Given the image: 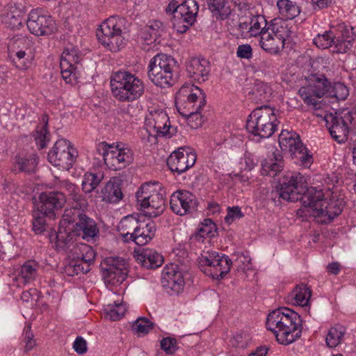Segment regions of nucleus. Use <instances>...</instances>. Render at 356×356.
Segmentation results:
<instances>
[{"instance_id": "nucleus-1", "label": "nucleus", "mask_w": 356, "mask_h": 356, "mask_svg": "<svg viewBox=\"0 0 356 356\" xmlns=\"http://www.w3.org/2000/svg\"><path fill=\"white\" fill-rule=\"evenodd\" d=\"M266 327L275 334L279 343L289 345L300 337L302 319L293 309L280 307L268 315Z\"/></svg>"}, {"instance_id": "nucleus-2", "label": "nucleus", "mask_w": 356, "mask_h": 356, "mask_svg": "<svg viewBox=\"0 0 356 356\" xmlns=\"http://www.w3.org/2000/svg\"><path fill=\"white\" fill-rule=\"evenodd\" d=\"M206 95L202 89L192 83L183 85L175 96V102L183 106L181 115L187 118L189 126L196 129L203 121L200 111L206 105Z\"/></svg>"}, {"instance_id": "nucleus-3", "label": "nucleus", "mask_w": 356, "mask_h": 356, "mask_svg": "<svg viewBox=\"0 0 356 356\" xmlns=\"http://www.w3.org/2000/svg\"><path fill=\"white\" fill-rule=\"evenodd\" d=\"M110 86L113 97L121 102H133L140 99L145 92L143 81L129 71L112 73Z\"/></svg>"}, {"instance_id": "nucleus-4", "label": "nucleus", "mask_w": 356, "mask_h": 356, "mask_svg": "<svg viewBox=\"0 0 356 356\" xmlns=\"http://www.w3.org/2000/svg\"><path fill=\"white\" fill-rule=\"evenodd\" d=\"M303 200L304 207L311 208L314 216L323 218L321 222L324 223L332 221L341 214L343 208L342 200L332 199L328 201L324 198L323 191L315 187L308 189Z\"/></svg>"}, {"instance_id": "nucleus-5", "label": "nucleus", "mask_w": 356, "mask_h": 356, "mask_svg": "<svg viewBox=\"0 0 356 356\" xmlns=\"http://www.w3.org/2000/svg\"><path fill=\"white\" fill-rule=\"evenodd\" d=\"M136 201L144 215L155 218L165 209V191L158 183H145L136 193Z\"/></svg>"}, {"instance_id": "nucleus-6", "label": "nucleus", "mask_w": 356, "mask_h": 356, "mask_svg": "<svg viewBox=\"0 0 356 356\" xmlns=\"http://www.w3.org/2000/svg\"><path fill=\"white\" fill-rule=\"evenodd\" d=\"M277 122L275 108L262 106L250 113L247 120L246 129L249 133L260 139L268 138L276 131Z\"/></svg>"}, {"instance_id": "nucleus-7", "label": "nucleus", "mask_w": 356, "mask_h": 356, "mask_svg": "<svg viewBox=\"0 0 356 356\" xmlns=\"http://www.w3.org/2000/svg\"><path fill=\"white\" fill-rule=\"evenodd\" d=\"M326 127L333 139L339 143H345L349 131L356 124V112L345 110L340 113H325Z\"/></svg>"}, {"instance_id": "nucleus-8", "label": "nucleus", "mask_w": 356, "mask_h": 356, "mask_svg": "<svg viewBox=\"0 0 356 356\" xmlns=\"http://www.w3.org/2000/svg\"><path fill=\"white\" fill-rule=\"evenodd\" d=\"M279 145L282 150L289 151L296 163L308 168L313 162L312 155L300 141L299 136L292 131H282L279 136Z\"/></svg>"}, {"instance_id": "nucleus-9", "label": "nucleus", "mask_w": 356, "mask_h": 356, "mask_svg": "<svg viewBox=\"0 0 356 356\" xmlns=\"http://www.w3.org/2000/svg\"><path fill=\"white\" fill-rule=\"evenodd\" d=\"M290 24H269V31L262 34L261 48L270 54H278L284 47V42L293 31Z\"/></svg>"}, {"instance_id": "nucleus-10", "label": "nucleus", "mask_w": 356, "mask_h": 356, "mask_svg": "<svg viewBox=\"0 0 356 356\" xmlns=\"http://www.w3.org/2000/svg\"><path fill=\"white\" fill-rule=\"evenodd\" d=\"M232 264L229 257L216 252H207L199 258V267L207 275L222 280L230 270Z\"/></svg>"}, {"instance_id": "nucleus-11", "label": "nucleus", "mask_w": 356, "mask_h": 356, "mask_svg": "<svg viewBox=\"0 0 356 356\" xmlns=\"http://www.w3.org/2000/svg\"><path fill=\"white\" fill-rule=\"evenodd\" d=\"M146 130L149 135L170 138L177 133V127L171 125L169 117L162 109H152L145 118Z\"/></svg>"}, {"instance_id": "nucleus-12", "label": "nucleus", "mask_w": 356, "mask_h": 356, "mask_svg": "<svg viewBox=\"0 0 356 356\" xmlns=\"http://www.w3.org/2000/svg\"><path fill=\"white\" fill-rule=\"evenodd\" d=\"M97 152L102 155L107 167L113 170L123 169L133 161V153L129 148L114 147L108 143H100L97 146Z\"/></svg>"}, {"instance_id": "nucleus-13", "label": "nucleus", "mask_w": 356, "mask_h": 356, "mask_svg": "<svg viewBox=\"0 0 356 356\" xmlns=\"http://www.w3.org/2000/svg\"><path fill=\"white\" fill-rule=\"evenodd\" d=\"M307 182L300 172H293L285 177L277 189L280 197L289 202L300 200L304 206V197L308 193Z\"/></svg>"}, {"instance_id": "nucleus-14", "label": "nucleus", "mask_w": 356, "mask_h": 356, "mask_svg": "<svg viewBox=\"0 0 356 356\" xmlns=\"http://www.w3.org/2000/svg\"><path fill=\"white\" fill-rule=\"evenodd\" d=\"M8 55L13 65L19 70L28 69L34 59L33 44L25 38H13L8 45Z\"/></svg>"}, {"instance_id": "nucleus-15", "label": "nucleus", "mask_w": 356, "mask_h": 356, "mask_svg": "<svg viewBox=\"0 0 356 356\" xmlns=\"http://www.w3.org/2000/svg\"><path fill=\"white\" fill-rule=\"evenodd\" d=\"M77 155L76 149L68 140L60 139L48 153L47 159L54 166L63 170H68L72 167Z\"/></svg>"}, {"instance_id": "nucleus-16", "label": "nucleus", "mask_w": 356, "mask_h": 356, "mask_svg": "<svg viewBox=\"0 0 356 356\" xmlns=\"http://www.w3.org/2000/svg\"><path fill=\"white\" fill-rule=\"evenodd\" d=\"M312 82L309 87L299 89V95L308 105L316 106L318 99L330 93L331 83L324 74H314L310 77Z\"/></svg>"}, {"instance_id": "nucleus-17", "label": "nucleus", "mask_w": 356, "mask_h": 356, "mask_svg": "<svg viewBox=\"0 0 356 356\" xmlns=\"http://www.w3.org/2000/svg\"><path fill=\"white\" fill-rule=\"evenodd\" d=\"M165 11L170 20L195 22L199 6L195 0H186L180 4L176 0H172L166 6Z\"/></svg>"}, {"instance_id": "nucleus-18", "label": "nucleus", "mask_w": 356, "mask_h": 356, "mask_svg": "<svg viewBox=\"0 0 356 356\" xmlns=\"http://www.w3.org/2000/svg\"><path fill=\"white\" fill-rule=\"evenodd\" d=\"M70 262L74 266V270L78 275L80 273H87L90 270L95 258V252L87 244L78 243L70 249Z\"/></svg>"}, {"instance_id": "nucleus-19", "label": "nucleus", "mask_w": 356, "mask_h": 356, "mask_svg": "<svg viewBox=\"0 0 356 356\" xmlns=\"http://www.w3.org/2000/svg\"><path fill=\"white\" fill-rule=\"evenodd\" d=\"M197 159L195 152L189 147H181L174 151L167 159L172 172L180 175L194 165Z\"/></svg>"}, {"instance_id": "nucleus-20", "label": "nucleus", "mask_w": 356, "mask_h": 356, "mask_svg": "<svg viewBox=\"0 0 356 356\" xmlns=\"http://www.w3.org/2000/svg\"><path fill=\"white\" fill-rule=\"evenodd\" d=\"M161 280L163 287L170 295H178L183 291L185 286L183 273L177 265L172 264L163 268Z\"/></svg>"}, {"instance_id": "nucleus-21", "label": "nucleus", "mask_w": 356, "mask_h": 356, "mask_svg": "<svg viewBox=\"0 0 356 356\" xmlns=\"http://www.w3.org/2000/svg\"><path fill=\"white\" fill-rule=\"evenodd\" d=\"M170 204L174 213L184 216L196 210L197 200L190 191L178 190L171 195Z\"/></svg>"}, {"instance_id": "nucleus-22", "label": "nucleus", "mask_w": 356, "mask_h": 356, "mask_svg": "<svg viewBox=\"0 0 356 356\" xmlns=\"http://www.w3.org/2000/svg\"><path fill=\"white\" fill-rule=\"evenodd\" d=\"M96 34L99 42L111 51L118 50L122 43V29L118 24H100Z\"/></svg>"}, {"instance_id": "nucleus-23", "label": "nucleus", "mask_w": 356, "mask_h": 356, "mask_svg": "<svg viewBox=\"0 0 356 356\" xmlns=\"http://www.w3.org/2000/svg\"><path fill=\"white\" fill-rule=\"evenodd\" d=\"M105 268L106 282L113 285L122 284L128 273L127 264L125 259L120 257H110L106 260Z\"/></svg>"}, {"instance_id": "nucleus-24", "label": "nucleus", "mask_w": 356, "mask_h": 356, "mask_svg": "<svg viewBox=\"0 0 356 356\" xmlns=\"http://www.w3.org/2000/svg\"><path fill=\"white\" fill-rule=\"evenodd\" d=\"M40 206L38 211L50 218L55 216V211L61 209L66 202L65 195L63 192H43L39 197Z\"/></svg>"}, {"instance_id": "nucleus-25", "label": "nucleus", "mask_w": 356, "mask_h": 356, "mask_svg": "<svg viewBox=\"0 0 356 356\" xmlns=\"http://www.w3.org/2000/svg\"><path fill=\"white\" fill-rule=\"evenodd\" d=\"M73 233L83 239L90 241L95 239L99 235V229L96 222L86 214L81 216L74 226Z\"/></svg>"}, {"instance_id": "nucleus-26", "label": "nucleus", "mask_w": 356, "mask_h": 356, "mask_svg": "<svg viewBox=\"0 0 356 356\" xmlns=\"http://www.w3.org/2000/svg\"><path fill=\"white\" fill-rule=\"evenodd\" d=\"M186 70L194 81L204 82L209 74V62L204 58H191L187 63Z\"/></svg>"}, {"instance_id": "nucleus-27", "label": "nucleus", "mask_w": 356, "mask_h": 356, "mask_svg": "<svg viewBox=\"0 0 356 356\" xmlns=\"http://www.w3.org/2000/svg\"><path fill=\"white\" fill-rule=\"evenodd\" d=\"M54 184V186L60 190L59 192H63L64 195L65 192L67 193L81 208H86L88 206L87 200L79 193V187L67 179H60L59 177H56Z\"/></svg>"}, {"instance_id": "nucleus-28", "label": "nucleus", "mask_w": 356, "mask_h": 356, "mask_svg": "<svg viewBox=\"0 0 356 356\" xmlns=\"http://www.w3.org/2000/svg\"><path fill=\"white\" fill-rule=\"evenodd\" d=\"M147 75L149 80L156 86L161 88H168L173 86L177 80V76L175 72H163L154 67H148Z\"/></svg>"}, {"instance_id": "nucleus-29", "label": "nucleus", "mask_w": 356, "mask_h": 356, "mask_svg": "<svg viewBox=\"0 0 356 356\" xmlns=\"http://www.w3.org/2000/svg\"><path fill=\"white\" fill-rule=\"evenodd\" d=\"M138 227L131 241L138 245H146L155 236L156 224L147 220V222H140Z\"/></svg>"}, {"instance_id": "nucleus-30", "label": "nucleus", "mask_w": 356, "mask_h": 356, "mask_svg": "<svg viewBox=\"0 0 356 356\" xmlns=\"http://www.w3.org/2000/svg\"><path fill=\"white\" fill-rule=\"evenodd\" d=\"M122 197L121 183L118 179H111L102 190V197L104 202L118 203Z\"/></svg>"}, {"instance_id": "nucleus-31", "label": "nucleus", "mask_w": 356, "mask_h": 356, "mask_svg": "<svg viewBox=\"0 0 356 356\" xmlns=\"http://www.w3.org/2000/svg\"><path fill=\"white\" fill-rule=\"evenodd\" d=\"M136 261L145 268L155 269L162 265L163 258L156 250L145 249L137 254Z\"/></svg>"}, {"instance_id": "nucleus-32", "label": "nucleus", "mask_w": 356, "mask_h": 356, "mask_svg": "<svg viewBox=\"0 0 356 356\" xmlns=\"http://www.w3.org/2000/svg\"><path fill=\"white\" fill-rule=\"evenodd\" d=\"M284 167V161L282 155L273 152L270 156L265 159L261 163V174L274 177L281 172Z\"/></svg>"}, {"instance_id": "nucleus-33", "label": "nucleus", "mask_w": 356, "mask_h": 356, "mask_svg": "<svg viewBox=\"0 0 356 356\" xmlns=\"http://www.w3.org/2000/svg\"><path fill=\"white\" fill-rule=\"evenodd\" d=\"M312 296V290L305 284H300L296 286L288 296V300L293 304L302 307H309L310 298Z\"/></svg>"}, {"instance_id": "nucleus-34", "label": "nucleus", "mask_w": 356, "mask_h": 356, "mask_svg": "<svg viewBox=\"0 0 356 356\" xmlns=\"http://www.w3.org/2000/svg\"><path fill=\"white\" fill-rule=\"evenodd\" d=\"M140 222V221L133 216H127L120 221L118 231L123 241L125 242L132 241Z\"/></svg>"}, {"instance_id": "nucleus-35", "label": "nucleus", "mask_w": 356, "mask_h": 356, "mask_svg": "<svg viewBox=\"0 0 356 356\" xmlns=\"http://www.w3.org/2000/svg\"><path fill=\"white\" fill-rule=\"evenodd\" d=\"M176 60L171 56L165 54H158L153 57L149 63L148 67L157 69L158 71L175 72Z\"/></svg>"}, {"instance_id": "nucleus-36", "label": "nucleus", "mask_w": 356, "mask_h": 356, "mask_svg": "<svg viewBox=\"0 0 356 356\" xmlns=\"http://www.w3.org/2000/svg\"><path fill=\"white\" fill-rule=\"evenodd\" d=\"M207 6L216 20H225L231 13L226 0H207Z\"/></svg>"}, {"instance_id": "nucleus-37", "label": "nucleus", "mask_w": 356, "mask_h": 356, "mask_svg": "<svg viewBox=\"0 0 356 356\" xmlns=\"http://www.w3.org/2000/svg\"><path fill=\"white\" fill-rule=\"evenodd\" d=\"M38 264L33 260L25 262L21 267L18 279L24 284L33 281L38 275Z\"/></svg>"}, {"instance_id": "nucleus-38", "label": "nucleus", "mask_w": 356, "mask_h": 356, "mask_svg": "<svg viewBox=\"0 0 356 356\" xmlns=\"http://www.w3.org/2000/svg\"><path fill=\"white\" fill-rule=\"evenodd\" d=\"M81 60V55L79 49L72 44L66 47L61 55L60 65H64L68 67L69 65H75Z\"/></svg>"}, {"instance_id": "nucleus-39", "label": "nucleus", "mask_w": 356, "mask_h": 356, "mask_svg": "<svg viewBox=\"0 0 356 356\" xmlns=\"http://www.w3.org/2000/svg\"><path fill=\"white\" fill-rule=\"evenodd\" d=\"M42 126L38 127L34 135L35 140L38 149H43L47 146V142L49 141V133L47 130L48 117L43 115L41 118Z\"/></svg>"}, {"instance_id": "nucleus-40", "label": "nucleus", "mask_w": 356, "mask_h": 356, "mask_svg": "<svg viewBox=\"0 0 356 356\" xmlns=\"http://www.w3.org/2000/svg\"><path fill=\"white\" fill-rule=\"evenodd\" d=\"M216 227L215 223L211 219H205L192 238L197 242H204L205 238L214 236V233L216 232Z\"/></svg>"}, {"instance_id": "nucleus-41", "label": "nucleus", "mask_w": 356, "mask_h": 356, "mask_svg": "<svg viewBox=\"0 0 356 356\" xmlns=\"http://www.w3.org/2000/svg\"><path fill=\"white\" fill-rule=\"evenodd\" d=\"M280 14L286 20H291L300 14V8L289 0H279L277 2Z\"/></svg>"}, {"instance_id": "nucleus-42", "label": "nucleus", "mask_w": 356, "mask_h": 356, "mask_svg": "<svg viewBox=\"0 0 356 356\" xmlns=\"http://www.w3.org/2000/svg\"><path fill=\"white\" fill-rule=\"evenodd\" d=\"M73 236H75L72 232H67L65 231L59 230L56 234V247L58 250H65L73 248L74 245L73 241Z\"/></svg>"}, {"instance_id": "nucleus-43", "label": "nucleus", "mask_w": 356, "mask_h": 356, "mask_svg": "<svg viewBox=\"0 0 356 356\" xmlns=\"http://www.w3.org/2000/svg\"><path fill=\"white\" fill-rule=\"evenodd\" d=\"M30 32L37 36L49 35L57 30L56 24H26Z\"/></svg>"}, {"instance_id": "nucleus-44", "label": "nucleus", "mask_w": 356, "mask_h": 356, "mask_svg": "<svg viewBox=\"0 0 356 356\" xmlns=\"http://www.w3.org/2000/svg\"><path fill=\"white\" fill-rule=\"evenodd\" d=\"M273 93L270 86L265 82L257 81L252 89V94L259 101H268Z\"/></svg>"}, {"instance_id": "nucleus-45", "label": "nucleus", "mask_w": 356, "mask_h": 356, "mask_svg": "<svg viewBox=\"0 0 356 356\" xmlns=\"http://www.w3.org/2000/svg\"><path fill=\"white\" fill-rule=\"evenodd\" d=\"M103 179L102 174L91 172L86 173L82 181V189L86 193L92 191L101 183Z\"/></svg>"}, {"instance_id": "nucleus-46", "label": "nucleus", "mask_w": 356, "mask_h": 356, "mask_svg": "<svg viewBox=\"0 0 356 356\" xmlns=\"http://www.w3.org/2000/svg\"><path fill=\"white\" fill-rule=\"evenodd\" d=\"M38 165V157L32 154L29 157H17L16 160V168L21 172H34Z\"/></svg>"}, {"instance_id": "nucleus-47", "label": "nucleus", "mask_w": 356, "mask_h": 356, "mask_svg": "<svg viewBox=\"0 0 356 356\" xmlns=\"http://www.w3.org/2000/svg\"><path fill=\"white\" fill-rule=\"evenodd\" d=\"M126 307L122 303L114 302V305H108L104 309L105 318L111 321H118L124 316L126 312Z\"/></svg>"}, {"instance_id": "nucleus-48", "label": "nucleus", "mask_w": 356, "mask_h": 356, "mask_svg": "<svg viewBox=\"0 0 356 356\" xmlns=\"http://www.w3.org/2000/svg\"><path fill=\"white\" fill-rule=\"evenodd\" d=\"M345 333V329L342 326L331 327L327 334L325 341L327 346L334 348L338 346L343 334Z\"/></svg>"}, {"instance_id": "nucleus-49", "label": "nucleus", "mask_w": 356, "mask_h": 356, "mask_svg": "<svg viewBox=\"0 0 356 356\" xmlns=\"http://www.w3.org/2000/svg\"><path fill=\"white\" fill-rule=\"evenodd\" d=\"M154 323L146 317L138 318L132 325V330L138 336L147 334L154 327Z\"/></svg>"}, {"instance_id": "nucleus-50", "label": "nucleus", "mask_w": 356, "mask_h": 356, "mask_svg": "<svg viewBox=\"0 0 356 356\" xmlns=\"http://www.w3.org/2000/svg\"><path fill=\"white\" fill-rule=\"evenodd\" d=\"M75 206H74L72 208L70 209H66L65 210L63 216V221L65 223L67 222L68 224H76L77 220L81 218V216H83L85 213L82 212V209L84 208H81L79 205H77L76 203H75Z\"/></svg>"}, {"instance_id": "nucleus-51", "label": "nucleus", "mask_w": 356, "mask_h": 356, "mask_svg": "<svg viewBox=\"0 0 356 356\" xmlns=\"http://www.w3.org/2000/svg\"><path fill=\"white\" fill-rule=\"evenodd\" d=\"M33 230L37 234L43 233L46 229L45 216L46 214L38 211V209L33 211Z\"/></svg>"}, {"instance_id": "nucleus-52", "label": "nucleus", "mask_w": 356, "mask_h": 356, "mask_svg": "<svg viewBox=\"0 0 356 356\" xmlns=\"http://www.w3.org/2000/svg\"><path fill=\"white\" fill-rule=\"evenodd\" d=\"M51 18L49 13L44 8H38L31 10L26 22H47Z\"/></svg>"}, {"instance_id": "nucleus-53", "label": "nucleus", "mask_w": 356, "mask_h": 356, "mask_svg": "<svg viewBox=\"0 0 356 356\" xmlns=\"http://www.w3.org/2000/svg\"><path fill=\"white\" fill-rule=\"evenodd\" d=\"M353 42L335 34V38L332 42V51L337 54H344L353 47Z\"/></svg>"}, {"instance_id": "nucleus-54", "label": "nucleus", "mask_w": 356, "mask_h": 356, "mask_svg": "<svg viewBox=\"0 0 356 356\" xmlns=\"http://www.w3.org/2000/svg\"><path fill=\"white\" fill-rule=\"evenodd\" d=\"M159 24H153L148 25L147 24H143L140 26L138 35L144 40H152L156 37L159 32Z\"/></svg>"}, {"instance_id": "nucleus-55", "label": "nucleus", "mask_w": 356, "mask_h": 356, "mask_svg": "<svg viewBox=\"0 0 356 356\" xmlns=\"http://www.w3.org/2000/svg\"><path fill=\"white\" fill-rule=\"evenodd\" d=\"M334 38L335 34L332 31L330 30L329 31L325 32L323 35H318V36L314 39V42L317 47L326 49L329 47H332Z\"/></svg>"}, {"instance_id": "nucleus-56", "label": "nucleus", "mask_w": 356, "mask_h": 356, "mask_svg": "<svg viewBox=\"0 0 356 356\" xmlns=\"http://www.w3.org/2000/svg\"><path fill=\"white\" fill-rule=\"evenodd\" d=\"M349 95L348 87L341 82H337L331 85L329 95L336 97L339 100H345Z\"/></svg>"}, {"instance_id": "nucleus-57", "label": "nucleus", "mask_w": 356, "mask_h": 356, "mask_svg": "<svg viewBox=\"0 0 356 356\" xmlns=\"http://www.w3.org/2000/svg\"><path fill=\"white\" fill-rule=\"evenodd\" d=\"M239 28L248 29L250 36L256 37L259 35L261 37L264 32L269 31V24H265L264 27H261L260 24H239Z\"/></svg>"}, {"instance_id": "nucleus-58", "label": "nucleus", "mask_w": 356, "mask_h": 356, "mask_svg": "<svg viewBox=\"0 0 356 356\" xmlns=\"http://www.w3.org/2000/svg\"><path fill=\"white\" fill-rule=\"evenodd\" d=\"M23 335V343H24V353H27L36 346V342L35 340L34 339V335L31 331V327L30 325H27L24 327Z\"/></svg>"}, {"instance_id": "nucleus-59", "label": "nucleus", "mask_w": 356, "mask_h": 356, "mask_svg": "<svg viewBox=\"0 0 356 356\" xmlns=\"http://www.w3.org/2000/svg\"><path fill=\"white\" fill-rule=\"evenodd\" d=\"M250 339L249 335L246 333H236L229 342L232 346L245 348L248 346Z\"/></svg>"}, {"instance_id": "nucleus-60", "label": "nucleus", "mask_w": 356, "mask_h": 356, "mask_svg": "<svg viewBox=\"0 0 356 356\" xmlns=\"http://www.w3.org/2000/svg\"><path fill=\"white\" fill-rule=\"evenodd\" d=\"M161 348L166 354L172 355L177 350V340L172 337H165L161 341Z\"/></svg>"}, {"instance_id": "nucleus-61", "label": "nucleus", "mask_w": 356, "mask_h": 356, "mask_svg": "<svg viewBox=\"0 0 356 356\" xmlns=\"http://www.w3.org/2000/svg\"><path fill=\"white\" fill-rule=\"evenodd\" d=\"M338 30L339 33H337V35L354 42L355 33L353 31V27L350 26V24L348 25L346 24H339Z\"/></svg>"}, {"instance_id": "nucleus-62", "label": "nucleus", "mask_w": 356, "mask_h": 356, "mask_svg": "<svg viewBox=\"0 0 356 356\" xmlns=\"http://www.w3.org/2000/svg\"><path fill=\"white\" fill-rule=\"evenodd\" d=\"M61 70V75L63 79L65 81L66 83H71L74 80L76 79V67L75 65H69L67 67L64 65H60Z\"/></svg>"}, {"instance_id": "nucleus-63", "label": "nucleus", "mask_w": 356, "mask_h": 356, "mask_svg": "<svg viewBox=\"0 0 356 356\" xmlns=\"http://www.w3.org/2000/svg\"><path fill=\"white\" fill-rule=\"evenodd\" d=\"M243 217V213L241 212L239 207H228L227 216L225 217L226 222L231 224L234 220L240 219Z\"/></svg>"}, {"instance_id": "nucleus-64", "label": "nucleus", "mask_w": 356, "mask_h": 356, "mask_svg": "<svg viewBox=\"0 0 356 356\" xmlns=\"http://www.w3.org/2000/svg\"><path fill=\"white\" fill-rule=\"evenodd\" d=\"M21 299L26 302H37L39 299V292L36 289H30L22 293Z\"/></svg>"}]
</instances>
